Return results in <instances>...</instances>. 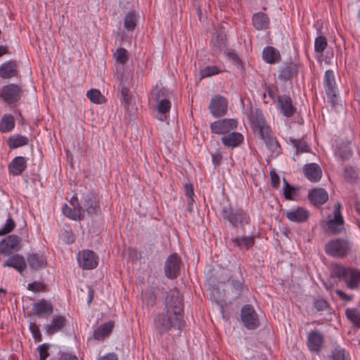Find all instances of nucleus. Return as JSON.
<instances>
[{
  "mask_svg": "<svg viewBox=\"0 0 360 360\" xmlns=\"http://www.w3.org/2000/svg\"><path fill=\"white\" fill-rule=\"evenodd\" d=\"M98 256L92 250H84L77 255V262L82 269L90 270L97 267Z\"/></svg>",
  "mask_w": 360,
  "mask_h": 360,
  "instance_id": "13",
  "label": "nucleus"
},
{
  "mask_svg": "<svg viewBox=\"0 0 360 360\" xmlns=\"http://www.w3.org/2000/svg\"><path fill=\"white\" fill-rule=\"evenodd\" d=\"M330 276L342 281L349 290H357L360 286V270L340 264L333 266Z\"/></svg>",
  "mask_w": 360,
  "mask_h": 360,
  "instance_id": "2",
  "label": "nucleus"
},
{
  "mask_svg": "<svg viewBox=\"0 0 360 360\" xmlns=\"http://www.w3.org/2000/svg\"><path fill=\"white\" fill-rule=\"evenodd\" d=\"M8 257V259L3 263V267H11L22 274L27 268L24 256L20 254H12Z\"/></svg>",
  "mask_w": 360,
  "mask_h": 360,
  "instance_id": "20",
  "label": "nucleus"
},
{
  "mask_svg": "<svg viewBox=\"0 0 360 360\" xmlns=\"http://www.w3.org/2000/svg\"><path fill=\"white\" fill-rule=\"evenodd\" d=\"M22 89L15 84H9L2 87L1 98L8 105L18 103L22 97Z\"/></svg>",
  "mask_w": 360,
  "mask_h": 360,
  "instance_id": "11",
  "label": "nucleus"
},
{
  "mask_svg": "<svg viewBox=\"0 0 360 360\" xmlns=\"http://www.w3.org/2000/svg\"><path fill=\"white\" fill-rule=\"evenodd\" d=\"M323 86L326 94L334 110L338 108V87L335 82V75L332 70L326 71L323 77Z\"/></svg>",
  "mask_w": 360,
  "mask_h": 360,
  "instance_id": "5",
  "label": "nucleus"
},
{
  "mask_svg": "<svg viewBox=\"0 0 360 360\" xmlns=\"http://www.w3.org/2000/svg\"><path fill=\"white\" fill-rule=\"evenodd\" d=\"M266 91L267 92L269 96L274 101V102L276 103V96L274 91L273 88L271 86H266Z\"/></svg>",
  "mask_w": 360,
  "mask_h": 360,
  "instance_id": "64",
  "label": "nucleus"
},
{
  "mask_svg": "<svg viewBox=\"0 0 360 360\" xmlns=\"http://www.w3.org/2000/svg\"><path fill=\"white\" fill-rule=\"evenodd\" d=\"M299 71V65L290 59L278 67V79L284 83L290 82L294 77H297Z\"/></svg>",
  "mask_w": 360,
  "mask_h": 360,
  "instance_id": "9",
  "label": "nucleus"
},
{
  "mask_svg": "<svg viewBox=\"0 0 360 360\" xmlns=\"http://www.w3.org/2000/svg\"><path fill=\"white\" fill-rule=\"evenodd\" d=\"M67 319L62 315L53 316L49 323L44 325L45 333L51 336L53 334L60 331L67 325Z\"/></svg>",
  "mask_w": 360,
  "mask_h": 360,
  "instance_id": "21",
  "label": "nucleus"
},
{
  "mask_svg": "<svg viewBox=\"0 0 360 360\" xmlns=\"http://www.w3.org/2000/svg\"><path fill=\"white\" fill-rule=\"evenodd\" d=\"M114 57L115 58L117 62L122 65L126 64L129 60L127 51L126 49L122 47H119L116 50L114 53Z\"/></svg>",
  "mask_w": 360,
  "mask_h": 360,
  "instance_id": "49",
  "label": "nucleus"
},
{
  "mask_svg": "<svg viewBox=\"0 0 360 360\" xmlns=\"http://www.w3.org/2000/svg\"><path fill=\"white\" fill-rule=\"evenodd\" d=\"M27 289L32 292H45L46 290V285L44 283L40 281H34L28 283Z\"/></svg>",
  "mask_w": 360,
  "mask_h": 360,
  "instance_id": "56",
  "label": "nucleus"
},
{
  "mask_svg": "<svg viewBox=\"0 0 360 360\" xmlns=\"http://www.w3.org/2000/svg\"><path fill=\"white\" fill-rule=\"evenodd\" d=\"M15 127L14 117L11 114H5L3 115L0 121V131L6 133L11 131Z\"/></svg>",
  "mask_w": 360,
  "mask_h": 360,
  "instance_id": "41",
  "label": "nucleus"
},
{
  "mask_svg": "<svg viewBox=\"0 0 360 360\" xmlns=\"http://www.w3.org/2000/svg\"><path fill=\"white\" fill-rule=\"evenodd\" d=\"M158 290V286H149L143 292V302L147 306V307L151 308L155 305L157 300L156 292Z\"/></svg>",
  "mask_w": 360,
  "mask_h": 360,
  "instance_id": "37",
  "label": "nucleus"
},
{
  "mask_svg": "<svg viewBox=\"0 0 360 360\" xmlns=\"http://www.w3.org/2000/svg\"><path fill=\"white\" fill-rule=\"evenodd\" d=\"M164 309L158 313L154 319V327L161 335L172 330L181 331L185 325L184 320V299L176 288L166 292L164 299Z\"/></svg>",
  "mask_w": 360,
  "mask_h": 360,
  "instance_id": "1",
  "label": "nucleus"
},
{
  "mask_svg": "<svg viewBox=\"0 0 360 360\" xmlns=\"http://www.w3.org/2000/svg\"><path fill=\"white\" fill-rule=\"evenodd\" d=\"M240 320L248 330H255L260 326L259 316L252 305L244 304L240 310Z\"/></svg>",
  "mask_w": 360,
  "mask_h": 360,
  "instance_id": "6",
  "label": "nucleus"
},
{
  "mask_svg": "<svg viewBox=\"0 0 360 360\" xmlns=\"http://www.w3.org/2000/svg\"><path fill=\"white\" fill-rule=\"evenodd\" d=\"M209 109L214 117L224 116L228 110V101L222 96H214L210 101Z\"/></svg>",
  "mask_w": 360,
  "mask_h": 360,
  "instance_id": "15",
  "label": "nucleus"
},
{
  "mask_svg": "<svg viewBox=\"0 0 360 360\" xmlns=\"http://www.w3.org/2000/svg\"><path fill=\"white\" fill-rule=\"evenodd\" d=\"M58 360H78V358L73 354L69 352H63Z\"/></svg>",
  "mask_w": 360,
  "mask_h": 360,
  "instance_id": "61",
  "label": "nucleus"
},
{
  "mask_svg": "<svg viewBox=\"0 0 360 360\" xmlns=\"http://www.w3.org/2000/svg\"><path fill=\"white\" fill-rule=\"evenodd\" d=\"M97 360H118L117 354L115 353H108L103 356H101Z\"/></svg>",
  "mask_w": 360,
  "mask_h": 360,
  "instance_id": "63",
  "label": "nucleus"
},
{
  "mask_svg": "<svg viewBox=\"0 0 360 360\" xmlns=\"http://www.w3.org/2000/svg\"><path fill=\"white\" fill-rule=\"evenodd\" d=\"M227 56L229 57V60H231L232 63L237 66V68L240 70H244L245 67L243 65V61L239 58V56L235 53L233 50H230L227 53Z\"/></svg>",
  "mask_w": 360,
  "mask_h": 360,
  "instance_id": "53",
  "label": "nucleus"
},
{
  "mask_svg": "<svg viewBox=\"0 0 360 360\" xmlns=\"http://www.w3.org/2000/svg\"><path fill=\"white\" fill-rule=\"evenodd\" d=\"M344 177L349 183H355L359 178V170L354 167H346L344 169Z\"/></svg>",
  "mask_w": 360,
  "mask_h": 360,
  "instance_id": "45",
  "label": "nucleus"
},
{
  "mask_svg": "<svg viewBox=\"0 0 360 360\" xmlns=\"http://www.w3.org/2000/svg\"><path fill=\"white\" fill-rule=\"evenodd\" d=\"M181 264V258L177 253L169 255L165 262V276L171 280L176 278L180 275Z\"/></svg>",
  "mask_w": 360,
  "mask_h": 360,
  "instance_id": "7",
  "label": "nucleus"
},
{
  "mask_svg": "<svg viewBox=\"0 0 360 360\" xmlns=\"http://www.w3.org/2000/svg\"><path fill=\"white\" fill-rule=\"evenodd\" d=\"M15 227V222L12 219L11 216L8 214L5 224L0 229V236L6 235L11 233Z\"/></svg>",
  "mask_w": 360,
  "mask_h": 360,
  "instance_id": "51",
  "label": "nucleus"
},
{
  "mask_svg": "<svg viewBox=\"0 0 360 360\" xmlns=\"http://www.w3.org/2000/svg\"><path fill=\"white\" fill-rule=\"evenodd\" d=\"M335 293L344 301L349 302L352 300L353 297L352 295H349L346 294L344 291L342 290H336Z\"/></svg>",
  "mask_w": 360,
  "mask_h": 360,
  "instance_id": "62",
  "label": "nucleus"
},
{
  "mask_svg": "<svg viewBox=\"0 0 360 360\" xmlns=\"http://www.w3.org/2000/svg\"><path fill=\"white\" fill-rule=\"evenodd\" d=\"M185 188V195L187 198H193L194 191L193 185L191 184H186L184 186Z\"/></svg>",
  "mask_w": 360,
  "mask_h": 360,
  "instance_id": "60",
  "label": "nucleus"
},
{
  "mask_svg": "<svg viewBox=\"0 0 360 360\" xmlns=\"http://www.w3.org/2000/svg\"><path fill=\"white\" fill-rule=\"evenodd\" d=\"M117 86L118 96L120 98L121 105L125 110H128L132 101V94L129 90L127 79H124V75H121Z\"/></svg>",
  "mask_w": 360,
  "mask_h": 360,
  "instance_id": "18",
  "label": "nucleus"
},
{
  "mask_svg": "<svg viewBox=\"0 0 360 360\" xmlns=\"http://www.w3.org/2000/svg\"><path fill=\"white\" fill-rule=\"evenodd\" d=\"M352 243L346 238H338L328 240L324 248L327 255L334 258H344L349 255Z\"/></svg>",
  "mask_w": 360,
  "mask_h": 360,
  "instance_id": "3",
  "label": "nucleus"
},
{
  "mask_svg": "<svg viewBox=\"0 0 360 360\" xmlns=\"http://www.w3.org/2000/svg\"><path fill=\"white\" fill-rule=\"evenodd\" d=\"M262 58L269 64H276L281 62V56L276 48L268 46L262 51Z\"/></svg>",
  "mask_w": 360,
  "mask_h": 360,
  "instance_id": "30",
  "label": "nucleus"
},
{
  "mask_svg": "<svg viewBox=\"0 0 360 360\" xmlns=\"http://www.w3.org/2000/svg\"><path fill=\"white\" fill-rule=\"evenodd\" d=\"M82 202L84 212H86L89 215H96L101 210L98 198L93 192H89L84 195Z\"/></svg>",
  "mask_w": 360,
  "mask_h": 360,
  "instance_id": "17",
  "label": "nucleus"
},
{
  "mask_svg": "<svg viewBox=\"0 0 360 360\" xmlns=\"http://www.w3.org/2000/svg\"><path fill=\"white\" fill-rule=\"evenodd\" d=\"M276 105L278 110L285 117H292L297 112V108L288 94L277 96Z\"/></svg>",
  "mask_w": 360,
  "mask_h": 360,
  "instance_id": "12",
  "label": "nucleus"
},
{
  "mask_svg": "<svg viewBox=\"0 0 360 360\" xmlns=\"http://www.w3.org/2000/svg\"><path fill=\"white\" fill-rule=\"evenodd\" d=\"M221 71L216 65L207 66L200 71L201 78L211 77L220 73Z\"/></svg>",
  "mask_w": 360,
  "mask_h": 360,
  "instance_id": "55",
  "label": "nucleus"
},
{
  "mask_svg": "<svg viewBox=\"0 0 360 360\" xmlns=\"http://www.w3.org/2000/svg\"><path fill=\"white\" fill-rule=\"evenodd\" d=\"M138 18L134 10L127 13L124 18V27L128 32H133L137 25Z\"/></svg>",
  "mask_w": 360,
  "mask_h": 360,
  "instance_id": "40",
  "label": "nucleus"
},
{
  "mask_svg": "<svg viewBox=\"0 0 360 360\" xmlns=\"http://www.w3.org/2000/svg\"><path fill=\"white\" fill-rule=\"evenodd\" d=\"M229 283L230 284L231 290L233 293L236 295L235 299H238L243 292V286H244V280L241 278L238 279L235 276H231L229 278Z\"/></svg>",
  "mask_w": 360,
  "mask_h": 360,
  "instance_id": "39",
  "label": "nucleus"
},
{
  "mask_svg": "<svg viewBox=\"0 0 360 360\" xmlns=\"http://www.w3.org/2000/svg\"><path fill=\"white\" fill-rule=\"evenodd\" d=\"M251 122L255 131H257L260 136H267V134L271 132L270 127L266 124V120L261 111L257 110L256 115L252 116Z\"/></svg>",
  "mask_w": 360,
  "mask_h": 360,
  "instance_id": "22",
  "label": "nucleus"
},
{
  "mask_svg": "<svg viewBox=\"0 0 360 360\" xmlns=\"http://www.w3.org/2000/svg\"><path fill=\"white\" fill-rule=\"evenodd\" d=\"M238 126V121L235 119H222L215 121L210 124L212 133L217 134H229Z\"/></svg>",
  "mask_w": 360,
  "mask_h": 360,
  "instance_id": "16",
  "label": "nucleus"
},
{
  "mask_svg": "<svg viewBox=\"0 0 360 360\" xmlns=\"http://www.w3.org/2000/svg\"><path fill=\"white\" fill-rule=\"evenodd\" d=\"M252 25L257 30H264L269 27L270 20L268 15L258 12L252 15Z\"/></svg>",
  "mask_w": 360,
  "mask_h": 360,
  "instance_id": "33",
  "label": "nucleus"
},
{
  "mask_svg": "<svg viewBox=\"0 0 360 360\" xmlns=\"http://www.w3.org/2000/svg\"><path fill=\"white\" fill-rule=\"evenodd\" d=\"M328 46L326 38L320 35L315 39L314 41V51L316 53H322Z\"/></svg>",
  "mask_w": 360,
  "mask_h": 360,
  "instance_id": "50",
  "label": "nucleus"
},
{
  "mask_svg": "<svg viewBox=\"0 0 360 360\" xmlns=\"http://www.w3.org/2000/svg\"><path fill=\"white\" fill-rule=\"evenodd\" d=\"M304 173L311 182H318L322 177V169L316 163L306 164L304 166Z\"/></svg>",
  "mask_w": 360,
  "mask_h": 360,
  "instance_id": "27",
  "label": "nucleus"
},
{
  "mask_svg": "<svg viewBox=\"0 0 360 360\" xmlns=\"http://www.w3.org/2000/svg\"><path fill=\"white\" fill-rule=\"evenodd\" d=\"M29 330L34 338L35 342H39L42 340V336L39 326L36 323L30 322Z\"/></svg>",
  "mask_w": 360,
  "mask_h": 360,
  "instance_id": "54",
  "label": "nucleus"
},
{
  "mask_svg": "<svg viewBox=\"0 0 360 360\" xmlns=\"http://www.w3.org/2000/svg\"><path fill=\"white\" fill-rule=\"evenodd\" d=\"M270 176L271 186L274 188H277L280 184L279 176L276 173L274 170L271 171Z\"/></svg>",
  "mask_w": 360,
  "mask_h": 360,
  "instance_id": "59",
  "label": "nucleus"
},
{
  "mask_svg": "<svg viewBox=\"0 0 360 360\" xmlns=\"http://www.w3.org/2000/svg\"><path fill=\"white\" fill-rule=\"evenodd\" d=\"M29 143V139L27 136L20 134H15L10 136L8 139L7 143L10 148H17Z\"/></svg>",
  "mask_w": 360,
  "mask_h": 360,
  "instance_id": "42",
  "label": "nucleus"
},
{
  "mask_svg": "<svg viewBox=\"0 0 360 360\" xmlns=\"http://www.w3.org/2000/svg\"><path fill=\"white\" fill-rule=\"evenodd\" d=\"M169 92L165 89L162 88L156 94V99L158 101L157 118L160 121H166L168 118L167 115L171 109V102L167 98Z\"/></svg>",
  "mask_w": 360,
  "mask_h": 360,
  "instance_id": "10",
  "label": "nucleus"
},
{
  "mask_svg": "<svg viewBox=\"0 0 360 360\" xmlns=\"http://www.w3.org/2000/svg\"><path fill=\"white\" fill-rule=\"evenodd\" d=\"M87 98L94 103L101 104L105 101V96L101 91L96 89H91L86 93Z\"/></svg>",
  "mask_w": 360,
  "mask_h": 360,
  "instance_id": "46",
  "label": "nucleus"
},
{
  "mask_svg": "<svg viewBox=\"0 0 360 360\" xmlns=\"http://www.w3.org/2000/svg\"><path fill=\"white\" fill-rule=\"evenodd\" d=\"M289 143L295 150V155H299L300 154L303 153L309 152L310 150L309 146L303 138L295 139L292 137H290Z\"/></svg>",
  "mask_w": 360,
  "mask_h": 360,
  "instance_id": "38",
  "label": "nucleus"
},
{
  "mask_svg": "<svg viewBox=\"0 0 360 360\" xmlns=\"http://www.w3.org/2000/svg\"><path fill=\"white\" fill-rule=\"evenodd\" d=\"M27 261L30 267L34 270H38L46 266V258L41 253H31L27 256Z\"/></svg>",
  "mask_w": 360,
  "mask_h": 360,
  "instance_id": "29",
  "label": "nucleus"
},
{
  "mask_svg": "<svg viewBox=\"0 0 360 360\" xmlns=\"http://www.w3.org/2000/svg\"><path fill=\"white\" fill-rule=\"evenodd\" d=\"M267 148L271 152L270 158H277L281 153V147L278 141L273 136L272 131L267 134V136H262Z\"/></svg>",
  "mask_w": 360,
  "mask_h": 360,
  "instance_id": "26",
  "label": "nucleus"
},
{
  "mask_svg": "<svg viewBox=\"0 0 360 360\" xmlns=\"http://www.w3.org/2000/svg\"><path fill=\"white\" fill-rule=\"evenodd\" d=\"M243 136L239 132H231L224 135L221 138V142L226 146L237 147L243 141Z\"/></svg>",
  "mask_w": 360,
  "mask_h": 360,
  "instance_id": "36",
  "label": "nucleus"
},
{
  "mask_svg": "<svg viewBox=\"0 0 360 360\" xmlns=\"http://www.w3.org/2000/svg\"><path fill=\"white\" fill-rule=\"evenodd\" d=\"M63 210L64 214L72 220L80 221L83 219V216L81 217V212L78 209L74 210L72 207H68L67 205H65Z\"/></svg>",
  "mask_w": 360,
  "mask_h": 360,
  "instance_id": "47",
  "label": "nucleus"
},
{
  "mask_svg": "<svg viewBox=\"0 0 360 360\" xmlns=\"http://www.w3.org/2000/svg\"><path fill=\"white\" fill-rule=\"evenodd\" d=\"M233 244L238 248L240 250H248L254 246L255 243V236H237L231 239Z\"/></svg>",
  "mask_w": 360,
  "mask_h": 360,
  "instance_id": "31",
  "label": "nucleus"
},
{
  "mask_svg": "<svg viewBox=\"0 0 360 360\" xmlns=\"http://www.w3.org/2000/svg\"><path fill=\"white\" fill-rule=\"evenodd\" d=\"M324 342V338L321 333L317 330H311L307 336V345L311 352L319 353Z\"/></svg>",
  "mask_w": 360,
  "mask_h": 360,
  "instance_id": "19",
  "label": "nucleus"
},
{
  "mask_svg": "<svg viewBox=\"0 0 360 360\" xmlns=\"http://www.w3.org/2000/svg\"><path fill=\"white\" fill-rule=\"evenodd\" d=\"M286 217L292 222L302 223L309 218V212L304 208L297 207L286 212Z\"/></svg>",
  "mask_w": 360,
  "mask_h": 360,
  "instance_id": "28",
  "label": "nucleus"
},
{
  "mask_svg": "<svg viewBox=\"0 0 360 360\" xmlns=\"http://www.w3.org/2000/svg\"><path fill=\"white\" fill-rule=\"evenodd\" d=\"M307 198L313 205L319 207L328 201V194L324 188H316L309 191Z\"/></svg>",
  "mask_w": 360,
  "mask_h": 360,
  "instance_id": "23",
  "label": "nucleus"
},
{
  "mask_svg": "<svg viewBox=\"0 0 360 360\" xmlns=\"http://www.w3.org/2000/svg\"><path fill=\"white\" fill-rule=\"evenodd\" d=\"M338 158H350L353 155V152L349 144H342L335 150Z\"/></svg>",
  "mask_w": 360,
  "mask_h": 360,
  "instance_id": "48",
  "label": "nucleus"
},
{
  "mask_svg": "<svg viewBox=\"0 0 360 360\" xmlns=\"http://www.w3.org/2000/svg\"><path fill=\"white\" fill-rule=\"evenodd\" d=\"M330 360H351L349 353L344 348L337 346L331 352Z\"/></svg>",
  "mask_w": 360,
  "mask_h": 360,
  "instance_id": "43",
  "label": "nucleus"
},
{
  "mask_svg": "<svg viewBox=\"0 0 360 360\" xmlns=\"http://www.w3.org/2000/svg\"><path fill=\"white\" fill-rule=\"evenodd\" d=\"M18 65L15 60H10L0 65V77L9 79L17 77L18 74Z\"/></svg>",
  "mask_w": 360,
  "mask_h": 360,
  "instance_id": "25",
  "label": "nucleus"
},
{
  "mask_svg": "<svg viewBox=\"0 0 360 360\" xmlns=\"http://www.w3.org/2000/svg\"><path fill=\"white\" fill-rule=\"evenodd\" d=\"M314 305L316 309L319 311H326L329 307L328 302L323 297H318L315 299Z\"/></svg>",
  "mask_w": 360,
  "mask_h": 360,
  "instance_id": "57",
  "label": "nucleus"
},
{
  "mask_svg": "<svg viewBox=\"0 0 360 360\" xmlns=\"http://www.w3.org/2000/svg\"><path fill=\"white\" fill-rule=\"evenodd\" d=\"M49 347L50 346L47 343H44L39 346V360H46L48 358L49 356Z\"/></svg>",
  "mask_w": 360,
  "mask_h": 360,
  "instance_id": "58",
  "label": "nucleus"
},
{
  "mask_svg": "<svg viewBox=\"0 0 360 360\" xmlns=\"http://www.w3.org/2000/svg\"><path fill=\"white\" fill-rule=\"evenodd\" d=\"M33 310L39 318L49 317L53 312V307L50 301L41 299L33 304Z\"/></svg>",
  "mask_w": 360,
  "mask_h": 360,
  "instance_id": "24",
  "label": "nucleus"
},
{
  "mask_svg": "<svg viewBox=\"0 0 360 360\" xmlns=\"http://www.w3.org/2000/svg\"><path fill=\"white\" fill-rule=\"evenodd\" d=\"M114 328V322L108 321L99 326L94 331V338L96 340H103L108 337Z\"/></svg>",
  "mask_w": 360,
  "mask_h": 360,
  "instance_id": "32",
  "label": "nucleus"
},
{
  "mask_svg": "<svg viewBox=\"0 0 360 360\" xmlns=\"http://www.w3.org/2000/svg\"><path fill=\"white\" fill-rule=\"evenodd\" d=\"M283 195L287 200H293L294 195L296 194L297 188L287 182L283 179Z\"/></svg>",
  "mask_w": 360,
  "mask_h": 360,
  "instance_id": "52",
  "label": "nucleus"
},
{
  "mask_svg": "<svg viewBox=\"0 0 360 360\" xmlns=\"http://www.w3.org/2000/svg\"><path fill=\"white\" fill-rule=\"evenodd\" d=\"M8 168L10 175L20 176L27 168L26 159H13Z\"/></svg>",
  "mask_w": 360,
  "mask_h": 360,
  "instance_id": "35",
  "label": "nucleus"
},
{
  "mask_svg": "<svg viewBox=\"0 0 360 360\" xmlns=\"http://www.w3.org/2000/svg\"><path fill=\"white\" fill-rule=\"evenodd\" d=\"M345 315L355 327L360 328V311L357 309H347L345 311Z\"/></svg>",
  "mask_w": 360,
  "mask_h": 360,
  "instance_id": "44",
  "label": "nucleus"
},
{
  "mask_svg": "<svg viewBox=\"0 0 360 360\" xmlns=\"http://www.w3.org/2000/svg\"><path fill=\"white\" fill-rule=\"evenodd\" d=\"M22 248V238L17 235L12 234L0 241V255L10 256L18 252Z\"/></svg>",
  "mask_w": 360,
  "mask_h": 360,
  "instance_id": "8",
  "label": "nucleus"
},
{
  "mask_svg": "<svg viewBox=\"0 0 360 360\" xmlns=\"http://www.w3.org/2000/svg\"><path fill=\"white\" fill-rule=\"evenodd\" d=\"M342 205L340 202H337L335 205L333 219H330L327 221L326 225L329 231L332 234H338L341 233L344 229V219L341 212Z\"/></svg>",
  "mask_w": 360,
  "mask_h": 360,
  "instance_id": "14",
  "label": "nucleus"
},
{
  "mask_svg": "<svg viewBox=\"0 0 360 360\" xmlns=\"http://www.w3.org/2000/svg\"><path fill=\"white\" fill-rule=\"evenodd\" d=\"M226 34L224 31H217L211 41L212 50L222 51L226 46Z\"/></svg>",
  "mask_w": 360,
  "mask_h": 360,
  "instance_id": "34",
  "label": "nucleus"
},
{
  "mask_svg": "<svg viewBox=\"0 0 360 360\" xmlns=\"http://www.w3.org/2000/svg\"><path fill=\"white\" fill-rule=\"evenodd\" d=\"M221 214L223 219L233 228L238 226H243L245 224H248L250 220L249 214L243 209H234L230 203L221 207Z\"/></svg>",
  "mask_w": 360,
  "mask_h": 360,
  "instance_id": "4",
  "label": "nucleus"
}]
</instances>
